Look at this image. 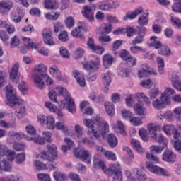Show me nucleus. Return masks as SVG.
I'll use <instances>...</instances> for the list:
<instances>
[{
  "instance_id": "obj_1",
  "label": "nucleus",
  "mask_w": 181,
  "mask_h": 181,
  "mask_svg": "<svg viewBox=\"0 0 181 181\" xmlns=\"http://www.w3.org/2000/svg\"><path fill=\"white\" fill-rule=\"evenodd\" d=\"M55 90L58 93V95H62L64 97V100H61L59 101L57 100V93L56 90L50 88L48 93L49 100L59 107V108H67L69 112L74 113L76 112V105H74V100L70 97L67 89L63 88V86H56ZM65 101V102H64Z\"/></svg>"
},
{
  "instance_id": "obj_2",
  "label": "nucleus",
  "mask_w": 181,
  "mask_h": 181,
  "mask_svg": "<svg viewBox=\"0 0 181 181\" xmlns=\"http://www.w3.org/2000/svg\"><path fill=\"white\" fill-rule=\"evenodd\" d=\"M6 94L7 100L6 104L9 107H18L16 111V117L18 118H23L26 114V107L23 106V100L16 97V90L12 85H8L6 87Z\"/></svg>"
},
{
  "instance_id": "obj_3",
  "label": "nucleus",
  "mask_w": 181,
  "mask_h": 181,
  "mask_svg": "<svg viewBox=\"0 0 181 181\" xmlns=\"http://www.w3.org/2000/svg\"><path fill=\"white\" fill-rule=\"evenodd\" d=\"M92 121L96 127L95 128L89 129L88 130V135L90 136L91 139H98L100 136L105 138V134L110 131L108 123L98 115H95Z\"/></svg>"
},
{
  "instance_id": "obj_4",
  "label": "nucleus",
  "mask_w": 181,
  "mask_h": 181,
  "mask_svg": "<svg viewBox=\"0 0 181 181\" xmlns=\"http://www.w3.org/2000/svg\"><path fill=\"white\" fill-rule=\"evenodd\" d=\"M147 128L148 129L151 138L155 139V141H156L158 144H163V145H164L165 146L168 145V139H166L162 134H159L158 136L157 131H159V129H160V126L151 123L147 125Z\"/></svg>"
},
{
  "instance_id": "obj_5",
  "label": "nucleus",
  "mask_w": 181,
  "mask_h": 181,
  "mask_svg": "<svg viewBox=\"0 0 181 181\" xmlns=\"http://www.w3.org/2000/svg\"><path fill=\"white\" fill-rule=\"evenodd\" d=\"M47 151L41 152V158L48 162H53L57 159V146L55 144L47 146Z\"/></svg>"
},
{
  "instance_id": "obj_6",
  "label": "nucleus",
  "mask_w": 181,
  "mask_h": 181,
  "mask_svg": "<svg viewBox=\"0 0 181 181\" xmlns=\"http://www.w3.org/2000/svg\"><path fill=\"white\" fill-rule=\"evenodd\" d=\"M146 168L151 172V173H155V175H161V176H169L170 173H169L168 170L163 169L158 165H155L151 161L146 162Z\"/></svg>"
},
{
  "instance_id": "obj_7",
  "label": "nucleus",
  "mask_w": 181,
  "mask_h": 181,
  "mask_svg": "<svg viewBox=\"0 0 181 181\" xmlns=\"http://www.w3.org/2000/svg\"><path fill=\"white\" fill-rule=\"evenodd\" d=\"M32 80L34 83V85L38 90H43L45 88V74L39 72H33L32 76Z\"/></svg>"
},
{
  "instance_id": "obj_8",
  "label": "nucleus",
  "mask_w": 181,
  "mask_h": 181,
  "mask_svg": "<svg viewBox=\"0 0 181 181\" xmlns=\"http://www.w3.org/2000/svg\"><path fill=\"white\" fill-rule=\"evenodd\" d=\"M74 156L78 159H81L83 162L90 163L91 162V153L88 150L75 149L74 151Z\"/></svg>"
},
{
  "instance_id": "obj_9",
  "label": "nucleus",
  "mask_w": 181,
  "mask_h": 181,
  "mask_svg": "<svg viewBox=\"0 0 181 181\" xmlns=\"http://www.w3.org/2000/svg\"><path fill=\"white\" fill-rule=\"evenodd\" d=\"M170 105V100L161 94L160 98H157L152 102V105L156 110H162L165 105Z\"/></svg>"
},
{
  "instance_id": "obj_10",
  "label": "nucleus",
  "mask_w": 181,
  "mask_h": 181,
  "mask_svg": "<svg viewBox=\"0 0 181 181\" xmlns=\"http://www.w3.org/2000/svg\"><path fill=\"white\" fill-rule=\"evenodd\" d=\"M137 35L132 40V43L133 45H141V43H144V37H145V35H146V28L144 26H137Z\"/></svg>"
},
{
  "instance_id": "obj_11",
  "label": "nucleus",
  "mask_w": 181,
  "mask_h": 181,
  "mask_svg": "<svg viewBox=\"0 0 181 181\" xmlns=\"http://www.w3.org/2000/svg\"><path fill=\"white\" fill-rule=\"evenodd\" d=\"M24 138H26V135H25L23 132L10 131L8 132V136L7 138V143L13 144L15 141H21V139H24Z\"/></svg>"
},
{
  "instance_id": "obj_12",
  "label": "nucleus",
  "mask_w": 181,
  "mask_h": 181,
  "mask_svg": "<svg viewBox=\"0 0 181 181\" xmlns=\"http://www.w3.org/2000/svg\"><path fill=\"white\" fill-rule=\"evenodd\" d=\"M13 8V3L9 0L0 1V13L8 15L11 9Z\"/></svg>"
},
{
  "instance_id": "obj_13",
  "label": "nucleus",
  "mask_w": 181,
  "mask_h": 181,
  "mask_svg": "<svg viewBox=\"0 0 181 181\" xmlns=\"http://www.w3.org/2000/svg\"><path fill=\"white\" fill-rule=\"evenodd\" d=\"M87 46L88 49L92 50L93 53H97V54H103V53H104V47L95 45L94 39L92 37L88 39Z\"/></svg>"
},
{
  "instance_id": "obj_14",
  "label": "nucleus",
  "mask_w": 181,
  "mask_h": 181,
  "mask_svg": "<svg viewBox=\"0 0 181 181\" xmlns=\"http://www.w3.org/2000/svg\"><path fill=\"white\" fill-rule=\"evenodd\" d=\"M85 29L86 26L79 25L71 32V35L73 37H77L78 39H80V40H82V42H84V40H86V37H84L83 34Z\"/></svg>"
},
{
  "instance_id": "obj_15",
  "label": "nucleus",
  "mask_w": 181,
  "mask_h": 181,
  "mask_svg": "<svg viewBox=\"0 0 181 181\" xmlns=\"http://www.w3.org/2000/svg\"><path fill=\"white\" fill-rule=\"evenodd\" d=\"M82 15L88 22H94V11L90 6L86 5L83 7Z\"/></svg>"
},
{
  "instance_id": "obj_16",
  "label": "nucleus",
  "mask_w": 181,
  "mask_h": 181,
  "mask_svg": "<svg viewBox=\"0 0 181 181\" xmlns=\"http://www.w3.org/2000/svg\"><path fill=\"white\" fill-rule=\"evenodd\" d=\"M162 159L164 162H168L169 163H175L176 159V154L171 150L167 149L164 151L162 156Z\"/></svg>"
},
{
  "instance_id": "obj_17",
  "label": "nucleus",
  "mask_w": 181,
  "mask_h": 181,
  "mask_svg": "<svg viewBox=\"0 0 181 181\" xmlns=\"http://www.w3.org/2000/svg\"><path fill=\"white\" fill-rule=\"evenodd\" d=\"M42 37L45 45H47L48 46H54V40L53 39V37H52V32L50 30L44 29L42 31Z\"/></svg>"
},
{
  "instance_id": "obj_18",
  "label": "nucleus",
  "mask_w": 181,
  "mask_h": 181,
  "mask_svg": "<svg viewBox=\"0 0 181 181\" xmlns=\"http://www.w3.org/2000/svg\"><path fill=\"white\" fill-rule=\"evenodd\" d=\"M10 78L13 83L19 81V63H16L11 68Z\"/></svg>"
},
{
  "instance_id": "obj_19",
  "label": "nucleus",
  "mask_w": 181,
  "mask_h": 181,
  "mask_svg": "<svg viewBox=\"0 0 181 181\" xmlns=\"http://www.w3.org/2000/svg\"><path fill=\"white\" fill-rule=\"evenodd\" d=\"M49 73L50 76L58 80V81H62V71L59 69V66L56 65H52L49 68Z\"/></svg>"
},
{
  "instance_id": "obj_20",
  "label": "nucleus",
  "mask_w": 181,
  "mask_h": 181,
  "mask_svg": "<svg viewBox=\"0 0 181 181\" xmlns=\"http://www.w3.org/2000/svg\"><path fill=\"white\" fill-rule=\"evenodd\" d=\"M72 74L81 87H86V79L84 78V74L83 73L77 70H74Z\"/></svg>"
},
{
  "instance_id": "obj_21",
  "label": "nucleus",
  "mask_w": 181,
  "mask_h": 181,
  "mask_svg": "<svg viewBox=\"0 0 181 181\" xmlns=\"http://www.w3.org/2000/svg\"><path fill=\"white\" fill-rule=\"evenodd\" d=\"M133 173L135 175L134 179L133 181H145L146 180V175L142 169L136 168H133Z\"/></svg>"
},
{
  "instance_id": "obj_22",
  "label": "nucleus",
  "mask_w": 181,
  "mask_h": 181,
  "mask_svg": "<svg viewBox=\"0 0 181 181\" xmlns=\"http://www.w3.org/2000/svg\"><path fill=\"white\" fill-rule=\"evenodd\" d=\"M142 13H144V8L142 7H139L132 13H127L125 16L123 18V21L135 19L138 15H141Z\"/></svg>"
},
{
  "instance_id": "obj_23",
  "label": "nucleus",
  "mask_w": 181,
  "mask_h": 181,
  "mask_svg": "<svg viewBox=\"0 0 181 181\" xmlns=\"http://www.w3.org/2000/svg\"><path fill=\"white\" fill-rule=\"evenodd\" d=\"M12 172V165L6 159L0 158V173Z\"/></svg>"
},
{
  "instance_id": "obj_24",
  "label": "nucleus",
  "mask_w": 181,
  "mask_h": 181,
  "mask_svg": "<svg viewBox=\"0 0 181 181\" xmlns=\"http://www.w3.org/2000/svg\"><path fill=\"white\" fill-rule=\"evenodd\" d=\"M86 70H98L100 67V59L97 58L95 61H90L83 64Z\"/></svg>"
},
{
  "instance_id": "obj_25",
  "label": "nucleus",
  "mask_w": 181,
  "mask_h": 181,
  "mask_svg": "<svg viewBox=\"0 0 181 181\" xmlns=\"http://www.w3.org/2000/svg\"><path fill=\"white\" fill-rule=\"evenodd\" d=\"M151 74L156 76L158 74V72H156V71H155L153 69H141L138 71V76L139 77V78H142L144 77H149Z\"/></svg>"
},
{
  "instance_id": "obj_26",
  "label": "nucleus",
  "mask_w": 181,
  "mask_h": 181,
  "mask_svg": "<svg viewBox=\"0 0 181 181\" xmlns=\"http://www.w3.org/2000/svg\"><path fill=\"white\" fill-rule=\"evenodd\" d=\"M23 16H25V12L21 9L11 13V19L13 22H16V23H19V22L22 21V18H23Z\"/></svg>"
},
{
  "instance_id": "obj_27",
  "label": "nucleus",
  "mask_w": 181,
  "mask_h": 181,
  "mask_svg": "<svg viewBox=\"0 0 181 181\" xmlns=\"http://www.w3.org/2000/svg\"><path fill=\"white\" fill-rule=\"evenodd\" d=\"M136 97L138 101L143 104V105H151V100L146 96L145 93L139 92L136 94Z\"/></svg>"
},
{
  "instance_id": "obj_28",
  "label": "nucleus",
  "mask_w": 181,
  "mask_h": 181,
  "mask_svg": "<svg viewBox=\"0 0 181 181\" xmlns=\"http://www.w3.org/2000/svg\"><path fill=\"white\" fill-rule=\"evenodd\" d=\"M103 62L105 69H110L114 62V58L110 54H105L103 58Z\"/></svg>"
},
{
  "instance_id": "obj_29",
  "label": "nucleus",
  "mask_w": 181,
  "mask_h": 181,
  "mask_svg": "<svg viewBox=\"0 0 181 181\" xmlns=\"http://www.w3.org/2000/svg\"><path fill=\"white\" fill-rule=\"evenodd\" d=\"M134 110L136 115L142 116L143 118H145V115H146V109L145 107L137 103L134 105Z\"/></svg>"
},
{
  "instance_id": "obj_30",
  "label": "nucleus",
  "mask_w": 181,
  "mask_h": 181,
  "mask_svg": "<svg viewBox=\"0 0 181 181\" xmlns=\"http://www.w3.org/2000/svg\"><path fill=\"white\" fill-rule=\"evenodd\" d=\"M93 166L95 169H102V170L104 171V173L108 170H107V166H105V164H104V161L98 158H94Z\"/></svg>"
},
{
  "instance_id": "obj_31",
  "label": "nucleus",
  "mask_w": 181,
  "mask_h": 181,
  "mask_svg": "<svg viewBox=\"0 0 181 181\" xmlns=\"http://www.w3.org/2000/svg\"><path fill=\"white\" fill-rule=\"evenodd\" d=\"M107 142L110 148H115L118 145V139L112 134H110L107 137Z\"/></svg>"
},
{
  "instance_id": "obj_32",
  "label": "nucleus",
  "mask_w": 181,
  "mask_h": 181,
  "mask_svg": "<svg viewBox=\"0 0 181 181\" xmlns=\"http://www.w3.org/2000/svg\"><path fill=\"white\" fill-rule=\"evenodd\" d=\"M45 125L47 129H54L56 125L54 117L52 115L47 116L45 120Z\"/></svg>"
},
{
  "instance_id": "obj_33",
  "label": "nucleus",
  "mask_w": 181,
  "mask_h": 181,
  "mask_svg": "<svg viewBox=\"0 0 181 181\" xmlns=\"http://www.w3.org/2000/svg\"><path fill=\"white\" fill-rule=\"evenodd\" d=\"M171 84L173 87L178 90V91H181V82L179 81V76L177 75H173L171 78Z\"/></svg>"
},
{
  "instance_id": "obj_34",
  "label": "nucleus",
  "mask_w": 181,
  "mask_h": 181,
  "mask_svg": "<svg viewBox=\"0 0 181 181\" xmlns=\"http://www.w3.org/2000/svg\"><path fill=\"white\" fill-rule=\"evenodd\" d=\"M105 110L110 117H112L115 114V110L114 109V105L110 102H106L105 103Z\"/></svg>"
},
{
  "instance_id": "obj_35",
  "label": "nucleus",
  "mask_w": 181,
  "mask_h": 181,
  "mask_svg": "<svg viewBox=\"0 0 181 181\" xmlns=\"http://www.w3.org/2000/svg\"><path fill=\"white\" fill-rule=\"evenodd\" d=\"M131 145L133 146L134 149L139 153H144V148H142V146H141V143H139V141L132 139L131 140Z\"/></svg>"
},
{
  "instance_id": "obj_36",
  "label": "nucleus",
  "mask_w": 181,
  "mask_h": 181,
  "mask_svg": "<svg viewBox=\"0 0 181 181\" xmlns=\"http://www.w3.org/2000/svg\"><path fill=\"white\" fill-rule=\"evenodd\" d=\"M101 78H102V81L103 83V84H105V86H110V84H111V72L110 71H107L106 73H104L101 75Z\"/></svg>"
},
{
  "instance_id": "obj_37",
  "label": "nucleus",
  "mask_w": 181,
  "mask_h": 181,
  "mask_svg": "<svg viewBox=\"0 0 181 181\" xmlns=\"http://www.w3.org/2000/svg\"><path fill=\"white\" fill-rule=\"evenodd\" d=\"M23 42H24V46L28 47L29 50L32 49H37V45L32 42H30V38L23 37Z\"/></svg>"
},
{
  "instance_id": "obj_38",
  "label": "nucleus",
  "mask_w": 181,
  "mask_h": 181,
  "mask_svg": "<svg viewBox=\"0 0 181 181\" xmlns=\"http://www.w3.org/2000/svg\"><path fill=\"white\" fill-rule=\"evenodd\" d=\"M148 22H149L148 13H144L142 16H141L138 19V23L140 26H145L148 25Z\"/></svg>"
},
{
  "instance_id": "obj_39",
  "label": "nucleus",
  "mask_w": 181,
  "mask_h": 181,
  "mask_svg": "<svg viewBox=\"0 0 181 181\" xmlns=\"http://www.w3.org/2000/svg\"><path fill=\"white\" fill-rule=\"evenodd\" d=\"M53 177L55 181H66L67 180V175L64 173L56 171L53 173Z\"/></svg>"
},
{
  "instance_id": "obj_40",
  "label": "nucleus",
  "mask_w": 181,
  "mask_h": 181,
  "mask_svg": "<svg viewBox=\"0 0 181 181\" xmlns=\"http://www.w3.org/2000/svg\"><path fill=\"white\" fill-rule=\"evenodd\" d=\"M55 128L59 131H63L64 134L69 133V127L63 122H57L55 124Z\"/></svg>"
},
{
  "instance_id": "obj_41",
  "label": "nucleus",
  "mask_w": 181,
  "mask_h": 181,
  "mask_svg": "<svg viewBox=\"0 0 181 181\" xmlns=\"http://www.w3.org/2000/svg\"><path fill=\"white\" fill-rule=\"evenodd\" d=\"M175 129V126L172 124H165L163 127V131H164L166 135H171Z\"/></svg>"
},
{
  "instance_id": "obj_42",
  "label": "nucleus",
  "mask_w": 181,
  "mask_h": 181,
  "mask_svg": "<svg viewBox=\"0 0 181 181\" xmlns=\"http://www.w3.org/2000/svg\"><path fill=\"white\" fill-rule=\"evenodd\" d=\"M158 53L162 56H170V48L167 45H163L158 49Z\"/></svg>"
},
{
  "instance_id": "obj_43",
  "label": "nucleus",
  "mask_w": 181,
  "mask_h": 181,
  "mask_svg": "<svg viewBox=\"0 0 181 181\" xmlns=\"http://www.w3.org/2000/svg\"><path fill=\"white\" fill-rule=\"evenodd\" d=\"M45 7L46 9H57L56 0H45Z\"/></svg>"
},
{
  "instance_id": "obj_44",
  "label": "nucleus",
  "mask_w": 181,
  "mask_h": 181,
  "mask_svg": "<svg viewBox=\"0 0 181 181\" xmlns=\"http://www.w3.org/2000/svg\"><path fill=\"white\" fill-rule=\"evenodd\" d=\"M45 71H47V66L39 64L35 65L33 73H45Z\"/></svg>"
},
{
  "instance_id": "obj_45",
  "label": "nucleus",
  "mask_w": 181,
  "mask_h": 181,
  "mask_svg": "<svg viewBox=\"0 0 181 181\" xmlns=\"http://www.w3.org/2000/svg\"><path fill=\"white\" fill-rule=\"evenodd\" d=\"M26 160V154L25 153H20L16 156V163L21 165Z\"/></svg>"
},
{
  "instance_id": "obj_46",
  "label": "nucleus",
  "mask_w": 181,
  "mask_h": 181,
  "mask_svg": "<svg viewBox=\"0 0 181 181\" xmlns=\"http://www.w3.org/2000/svg\"><path fill=\"white\" fill-rule=\"evenodd\" d=\"M149 149L151 153H156V155H159V153H160L163 151V149H165V147L152 145Z\"/></svg>"
},
{
  "instance_id": "obj_47",
  "label": "nucleus",
  "mask_w": 181,
  "mask_h": 181,
  "mask_svg": "<svg viewBox=\"0 0 181 181\" xmlns=\"http://www.w3.org/2000/svg\"><path fill=\"white\" fill-rule=\"evenodd\" d=\"M84 128L83 127L80 126V124H76L74 127V131L76 136L77 138H81L83 135H84V132H83Z\"/></svg>"
},
{
  "instance_id": "obj_48",
  "label": "nucleus",
  "mask_w": 181,
  "mask_h": 181,
  "mask_svg": "<svg viewBox=\"0 0 181 181\" xmlns=\"http://www.w3.org/2000/svg\"><path fill=\"white\" fill-rule=\"evenodd\" d=\"M60 16V13L59 12H52V13H47L45 14L46 19H48L49 21H56L59 18Z\"/></svg>"
},
{
  "instance_id": "obj_49",
  "label": "nucleus",
  "mask_w": 181,
  "mask_h": 181,
  "mask_svg": "<svg viewBox=\"0 0 181 181\" xmlns=\"http://www.w3.org/2000/svg\"><path fill=\"white\" fill-rule=\"evenodd\" d=\"M139 135L141 138L142 141L144 142H148V131L146 129L141 128L139 130Z\"/></svg>"
},
{
  "instance_id": "obj_50",
  "label": "nucleus",
  "mask_w": 181,
  "mask_h": 181,
  "mask_svg": "<svg viewBox=\"0 0 181 181\" xmlns=\"http://www.w3.org/2000/svg\"><path fill=\"white\" fill-rule=\"evenodd\" d=\"M175 3L172 6V11L181 13V0H174Z\"/></svg>"
},
{
  "instance_id": "obj_51",
  "label": "nucleus",
  "mask_w": 181,
  "mask_h": 181,
  "mask_svg": "<svg viewBox=\"0 0 181 181\" xmlns=\"http://www.w3.org/2000/svg\"><path fill=\"white\" fill-rule=\"evenodd\" d=\"M129 122L134 125V127H139V125H142V124H144L142 119L138 117H132Z\"/></svg>"
},
{
  "instance_id": "obj_52",
  "label": "nucleus",
  "mask_w": 181,
  "mask_h": 181,
  "mask_svg": "<svg viewBox=\"0 0 181 181\" xmlns=\"http://www.w3.org/2000/svg\"><path fill=\"white\" fill-rule=\"evenodd\" d=\"M59 54L63 59H70V52L64 47H60Z\"/></svg>"
},
{
  "instance_id": "obj_53",
  "label": "nucleus",
  "mask_w": 181,
  "mask_h": 181,
  "mask_svg": "<svg viewBox=\"0 0 181 181\" xmlns=\"http://www.w3.org/2000/svg\"><path fill=\"white\" fill-rule=\"evenodd\" d=\"M30 141H33L38 145H45V139L40 137L39 135L35 134L34 137H30Z\"/></svg>"
},
{
  "instance_id": "obj_54",
  "label": "nucleus",
  "mask_w": 181,
  "mask_h": 181,
  "mask_svg": "<svg viewBox=\"0 0 181 181\" xmlns=\"http://www.w3.org/2000/svg\"><path fill=\"white\" fill-rule=\"evenodd\" d=\"M103 155L106 159H109L110 160H116L117 156L112 151H105L103 153Z\"/></svg>"
},
{
  "instance_id": "obj_55",
  "label": "nucleus",
  "mask_w": 181,
  "mask_h": 181,
  "mask_svg": "<svg viewBox=\"0 0 181 181\" xmlns=\"http://www.w3.org/2000/svg\"><path fill=\"white\" fill-rule=\"evenodd\" d=\"M13 149L18 152L21 151H25L26 149V145L21 142H15L13 145Z\"/></svg>"
},
{
  "instance_id": "obj_56",
  "label": "nucleus",
  "mask_w": 181,
  "mask_h": 181,
  "mask_svg": "<svg viewBox=\"0 0 181 181\" xmlns=\"http://www.w3.org/2000/svg\"><path fill=\"white\" fill-rule=\"evenodd\" d=\"M156 36L151 37V40H153V42L150 45V46H153L155 49H160L162 47V42L158 40H156Z\"/></svg>"
},
{
  "instance_id": "obj_57",
  "label": "nucleus",
  "mask_w": 181,
  "mask_h": 181,
  "mask_svg": "<svg viewBox=\"0 0 181 181\" xmlns=\"http://www.w3.org/2000/svg\"><path fill=\"white\" fill-rule=\"evenodd\" d=\"M34 164L37 170H45V169H48L47 165L40 160H35Z\"/></svg>"
},
{
  "instance_id": "obj_58",
  "label": "nucleus",
  "mask_w": 181,
  "mask_h": 181,
  "mask_svg": "<svg viewBox=\"0 0 181 181\" xmlns=\"http://www.w3.org/2000/svg\"><path fill=\"white\" fill-rule=\"evenodd\" d=\"M9 152V148L6 147V145L1 144L0 146V159L4 158V156H6Z\"/></svg>"
},
{
  "instance_id": "obj_59",
  "label": "nucleus",
  "mask_w": 181,
  "mask_h": 181,
  "mask_svg": "<svg viewBox=\"0 0 181 181\" xmlns=\"http://www.w3.org/2000/svg\"><path fill=\"white\" fill-rule=\"evenodd\" d=\"M1 181H22V177L10 175L9 177H2Z\"/></svg>"
},
{
  "instance_id": "obj_60",
  "label": "nucleus",
  "mask_w": 181,
  "mask_h": 181,
  "mask_svg": "<svg viewBox=\"0 0 181 181\" xmlns=\"http://www.w3.org/2000/svg\"><path fill=\"white\" fill-rule=\"evenodd\" d=\"M170 22L173 26H176L177 28H181V20L177 17H173V16H170Z\"/></svg>"
},
{
  "instance_id": "obj_61",
  "label": "nucleus",
  "mask_w": 181,
  "mask_h": 181,
  "mask_svg": "<svg viewBox=\"0 0 181 181\" xmlns=\"http://www.w3.org/2000/svg\"><path fill=\"white\" fill-rule=\"evenodd\" d=\"M117 124L119 133L122 135H127V132H125V124H124V123L121 120H118L117 122Z\"/></svg>"
},
{
  "instance_id": "obj_62",
  "label": "nucleus",
  "mask_w": 181,
  "mask_h": 181,
  "mask_svg": "<svg viewBox=\"0 0 181 181\" xmlns=\"http://www.w3.org/2000/svg\"><path fill=\"white\" fill-rule=\"evenodd\" d=\"M37 177L40 181H52L49 174L39 173L37 175Z\"/></svg>"
},
{
  "instance_id": "obj_63",
  "label": "nucleus",
  "mask_w": 181,
  "mask_h": 181,
  "mask_svg": "<svg viewBox=\"0 0 181 181\" xmlns=\"http://www.w3.org/2000/svg\"><path fill=\"white\" fill-rule=\"evenodd\" d=\"M130 52L133 54H138L141 53V52H144V48H142V47L140 46L134 45L130 47Z\"/></svg>"
},
{
  "instance_id": "obj_64",
  "label": "nucleus",
  "mask_w": 181,
  "mask_h": 181,
  "mask_svg": "<svg viewBox=\"0 0 181 181\" xmlns=\"http://www.w3.org/2000/svg\"><path fill=\"white\" fill-rule=\"evenodd\" d=\"M58 39L61 42H67L69 40V34L67 31H62L59 35Z\"/></svg>"
}]
</instances>
